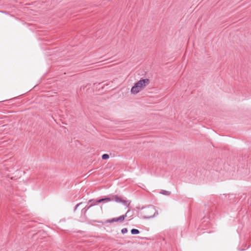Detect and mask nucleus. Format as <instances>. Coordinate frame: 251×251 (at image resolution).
Returning <instances> with one entry per match:
<instances>
[{"label": "nucleus", "instance_id": "nucleus-1", "mask_svg": "<svg viewBox=\"0 0 251 251\" xmlns=\"http://www.w3.org/2000/svg\"><path fill=\"white\" fill-rule=\"evenodd\" d=\"M111 201H115L116 202L122 203L124 205L128 207L130 204V201H129L122 200L121 198L119 197L117 195H110L109 197L100 199L98 200L97 202H108Z\"/></svg>", "mask_w": 251, "mask_h": 251}, {"label": "nucleus", "instance_id": "nucleus-2", "mask_svg": "<svg viewBox=\"0 0 251 251\" xmlns=\"http://www.w3.org/2000/svg\"><path fill=\"white\" fill-rule=\"evenodd\" d=\"M157 214L158 212L155 208L153 206L150 205L145 207L143 211L142 218L144 219H149L154 217Z\"/></svg>", "mask_w": 251, "mask_h": 251}, {"label": "nucleus", "instance_id": "nucleus-3", "mask_svg": "<svg viewBox=\"0 0 251 251\" xmlns=\"http://www.w3.org/2000/svg\"><path fill=\"white\" fill-rule=\"evenodd\" d=\"M150 80L148 78L142 79L137 82L138 84L142 89L148 85L150 83Z\"/></svg>", "mask_w": 251, "mask_h": 251}, {"label": "nucleus", "instance_id": "nucleus-4", "mask_svg": "<svg viewBox=\"0 0 251 251\" xmlns=\"http://www.w3.org/2000/svg\"><path fill=\"white\" fill-rule=\"evenodd\" d=\"M142 89L141 87L136 82L134 86L131 89V93L133 94H137Z\"/></svg>", "mask_w": 251, "mask_h": 251}, {"label": "nucleus", "instance_id": "nucleus-5", "mask_svg": "<svg viewBox=\"0 0 251 251\" xmlns=\"http://www.w3.org/2000/svg\"><path fill=\"white\" fill-rule=\"evenodd\" d=\"M129 212V210H128L127 212L126 213V214L120 216L119 217L116 218V220L118 222H122L127 217V214Z\"/></svg>", "mask_w": 251, "mask_h": 251}, {"label": "nucleus", "instance_id": "nucleus-6", "mask_svg": "<svg viewBox=\"0 0 251 251\" xmlns=\"http://www.w3.org/2000/svg\"><path fill=\"white\" fill-rule=\"evenodd\" d=\"M95 205H96V203H94V204L91 203L90 205H89L88 206H86L84 208H83L82 209V211H81L82 213H83L84 214V215H85L87 211L89 209V208L90 207H91L92 206Z\"/></svg>", "mask_w": 251, "mask_h": 251}, {"label": "nucleus", "instance_id": "nucleus-7", "mask_svg": "<svg viewBox=\"0 0 251 251\" xmlns=\"http://www.w3.org/2000/svg\"><path fill=\"white\" fill-rule=\"evenodd\" d=\"M140 233V231L138 229H135V228H133L131 229V233L132 234H138Z\"/></svg>", "mask_w": 251, "mask_h": 251}, {"label": "nucleus", "instance_id": "nucleus-8", "mask_svg": "<svg viewBox=\"0 0 251 251\" xmlns=\"http://www.w3.org/2000/svg\"><path fill=\"white\" fill-rule=\"evenodd\" d=\"M160 193L163 195H170L171 192L169 191H166V190H162L160 192Z\"/></svg>", "mask_w": 251, "mask_h": 251}, {"label": "nucleus", "instance_id": "nucleus-9", "mask_svg": "<svg viewBox=\"0 0 251 251\" xmlns=\"http://www.w3.org/2000/svg\"><path fill=\"white\" fill-rule=\"evenodd\" d=\"M102 159H104V160H105V159H108L109 157V156L108 154H103L102 155Z\"/></svg>", "mask_w": 251, "mask_h": 251}, {"label": "nucleus", "instance_id": "nucleus-10", "mask_svg": "<svg viewBox=\"0 0 251 251\" xmlns=\"http://www.w3.org/2000/svg\"><path fill=\"white\" fill-rule=\"evenodd\" d=\"M98 201V200L95 201V200L92 199V200H90L88 201V202L89 203H93V204L96 203V205L98 203V202H97Z\"/></svg>", "mask_w": 251, "mask_h": 251}, {"label": "nucleus", "instance_id": "nucleus-11", "mask_svg": "<svg viewBox=\"0 0 251 251\" xmlns=\"http://www.w3.org/2000/svg\"><path fill=\"white\" fill-rule=\"evenodd\" d=\"M128 231V230L126 228H124L121 230V232L122 234H125L127 233Z\"/></svg>", "mask_w": 251, "mask_h": 251}, {"label": "nucleus", "instance_id": "nucleus-12", "mask_svg": "<svg viewBox=\"0 0 251 251\" xmlns=\"http://www.w3.org/2000/svg\"><path fill=\"white\" fill-rule=\"evenodd\" d=\"M107 222L109 223H113V222H117L118 221L116 220V218H114L111 220H108Z\"/></svg>", "mask_w": 251, "mask_h": 251}, {"label": "nucleus", "instance_id": "nucleus-13", "mask_svg": "<svg viewBox=\"0 0 251 251\" xmlns=\"http://www.w3.org/2000/svg\"><path fill=\"white\" fill-rule=\"evenodd\" d=\"M82 203V202H80V203H79L77 204L75 206V207L74 211H75L76 210V209L77 208V207H78L79 205H80Z\"/></svg>", "mask_w": 251, "mask_h": 251}]
</instances>
